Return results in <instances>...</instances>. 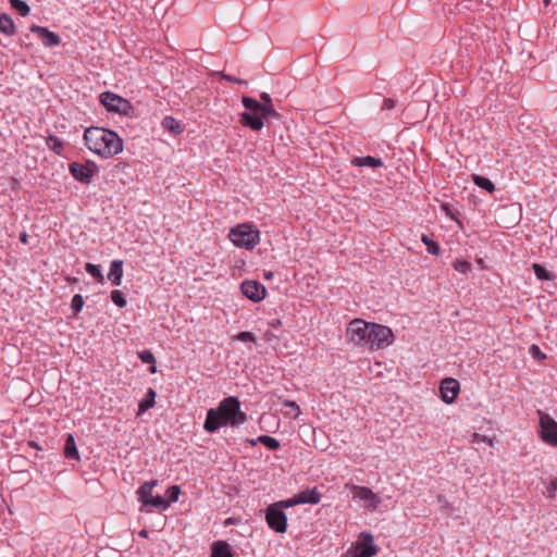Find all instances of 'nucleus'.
Returning a JSON list of instances; mask_svg holds the SVG:
<instances>
[{
  "mask_svg": "<svg viewBox=\"0 0 557 557\" xmlns=\"http://www.w3.org/2000/svg\"><path fill=\"white\" fill-rule=\"evenodd\" d=\"M244 423V412L240 410V401L237 397L224 398L216 408L207 412L203 428L207 432L213 433L222 426L238 428Z\"/></svg>",
  "mask_w": 557,
  "mask_h": 557,
  "instance_id": "obj_1",
  "label": "nucleus"
},
{
  "mask_svg": "<svg viewBox=\"0 0 557 557\" xmlns=\"http://www.w3.org/2000/svg\"><path fill=\"white\" fill-rule=\"evenodd\" d=\"M87 148L102 158H110L123 150V140L119 135L102 127H89L84 133Z\"/></svg>",
  "mask_w": 557,
  "mask_h": 557,
  "instance_id": "obj_2",
  "label": "nucleus"
},
{
  "mask_svg": "<svg viewBox=\"0 0 557 557\" xmlns=\"http://www.w3.org/2000/svg\"><path fill=\"white\" fill-rule=\"evenodd\" d=\"M280 114L273 104H261L251 97H246V127L260 131L270 119H277Z\"/></svg>",
  "mask_w": 557,
  "mask_h": 557,
  "instance_id": "obj_3",
  "label": "nucleus"
},
{
  "mask_svg": "<svg viewBox=\"0 0 557 557\" xmlns=\"http://www.w3.org/2000/svg\"><path fill=\"white\" fill-rule=\"evenodd\" d=\"M379 553V546L374 544V537L370 532H361L358 541L347 550V557H374Z\"/></svg>",
  "mask_w": 557,
  "mask_h": 557,
  "instance_id": "obj_4",
  "label": "nucleus"
},
{
  "mask_svg": "<svg viewBox=\"0 0 557 557\" xmlns=\"http://www.w3.org/2000/svg\"><path fill=\"white\" fill-rule=\"evenodd\" d=\"M370 334L368 335V347L370 349H382L392 344L394 335L388 326L370 323Z\"/></svg>",
  "mask_w": 557,
  "mask_h": 557,
  "instance_id": "obj_5",
  "label": "nucleus"
},
{
  "mask_svg": "<svg viewBox=\"0 0 557 557\" xmlns=\"http://www.w3.org/2000/svg\"><path fill=\"white\" fill-rule=\"evenodd\" d=\"M100 103L109 111V112H114V113H119V114H123V115H129L134 108L132 106V103L114 94V92H111V91H104L102 94H100Z\"/></svg>",
  "mask_w": 557,
  "mask_h": 557,
  "instance_id": "obj_6",
  "label": "nucleus"
},
{
  "mask_svg": "<svg viewBox=\"0 0 557 557\" xmlns=\"http://www.w3.org/2000/svg\"><path fill=\"white\" fill-rule=\"evenodd\" d=\"M265 520L271 530L276 533H285L287 530V516L278 504H272L267 508Z\"/></svg>",
  "mask_w": 557,
  "mask_h": 557,
  "instance_id": "obj_7",
  "label": "nucleus"
},
{
  "mask_svg": "<svg viewBox=\"0 0 557 557\" xmlns=\"http://www.w3.org/2000/svg\"><path fill=\"white\" fill-rule=\"evenodd\" d=\"M369 330L370 323L361 319H354L348 324L347 335L354 344L358 346H368V335L370 334Z\"/></svg>",
  "mask_w": 557,
  "mask_h": 557,
  "instance_id": "obj_8",
  "label": "nucleus"
},
{
  "mask_svg": "<svg viewBox=\"0 0 557 557\" xmlns=\"http://www.w3.org/2000/svg\"><path fill=\"white\" fill-rule=\"evenodd\" d=\"M541 438L546 444L557 447V422L548 414L539 411Z\"/></svg>",
  "mask_w": 557,
  "mask_h": 557,
  "instance_id": "obj_9",
  "label": "nucleus"
},
{
  "mask_svg": "<svg viewBox=\"0 0 557 557\" xmlns=\"http://www.w3.org/2000/svg\"><path fill=\"white\" fill-rule=\"evenodd\" d=\"M346 487L351 493L352 499L362 500L367 503L368 507L375 510L381 504V498L377 494L373 493L367 486H360L356 484H346Z\"/></svg>",
  "mask_w": 557,
  "mask_h": 557,
  "instance_id": "obj_10",
  "label": "nucleus"
},
{
  "mask_svg": "<svg viewBox=\"0 0 557 557\" xmlns=\"http://www.w3.org/2000/svg\"><path fill=\"white\" fill-rule=\"evenodd\" d=\"M69 170L75 180L79 181L81 183L88 184L91 182V178L95 172L98 170V166L92 161H87L86 163L72 162L69 165Z\"/></svg>",
  "mask_w": 557,
  "mask_h": 557,
  "instance_id": "obj_11",
  "label": "nucleus"
},
{
  "mask_svg": "<svg viewBox=\"0 0 557 557\" xmlns=\"http://www.w3.org/2000/svg\"><path fill=\"white\" fill-rule=\"evenodd\" d=\"M460 391V384L456 379L446 377L441 382L440 392L445 404H451Z\"/></svg>",
  "mask_w": 557,
  "mask_h": 557,
  "instance_id": "obj_12",
  "label": "nucleus"
},
{
  "mask_svg": "<svg viewBox=\"0 0 557 557\" xmlns=\"http://www.w3.org/2000/svg\"><path fill=\"white\" fill-rule=\"evenodd\" d=\"M267 288L257 280H246V299L260 302L265 298Z\"/></svg>",
  "mask_w": 557,
  "mask_h": 557,
  "instance_id": "obj_13",
  "label": "nucleus"
},
{
  "mask_svg": "<svg viewBox=\"0 0 557 557\" xmlns=\"http://www.w3.org/2000/svg\"><path fill=\"white\" fill-rule=\"evenodd\" d=\"M30 32L37 34L41 38L42 44L47 47H54L60 44L59 35L53 32H50L46 27L33 25L30 27Z\"/></svg>",
  "mask_w": 557,
  "mask_h": 557,
  "instance_id": "obj_14",
  "label": "nucleus"
},
{
  "mask_svg": "<svg viewBox=\"0 0 557 557\" xmlns=\"http://www.w3.org/2000/svg\"><path fill=\"white\" fill-rule=\"evenodd\" d=\"M296 495H297V500H298L299 505L300 504L317 505L321 502V493L318 491L317 487L304 490V491L297 493Z\"/></svg>",
  "mask_w": 557,
  "mask_h": 557,
  "instance_id": "obj_15",
  "label": "nucleus"
},
{
  "mask_svg": "<svg viewBox=\"0 0 557 557\" xmlns=\"http://www.w3.org/2000/svg\"><path fill=\"white\" fill-rule=\"evenodd\" d=\"M260 243V231L252 223L246 222V250L253 249Z\"/></svg>",
  "mask_w": 557,
  "mask_h": 557,
  "instance_id": "obj_16",
  "label": "nucleus"
},
{
  "mask_svg": "<svg viewBox=\"0 0 557 557\" xmlns=\"http://www.w3.org/2000/svg\"><path fill=\"white\" fill-rule=\"evenodd\" d=\"M123 276V261L122 260H113L110 265V271L108 274V278L112 282L113 285L120 286Z\"/></svg>",
  "mask_w": 557,
  "mask_h": 557,
  "instance_id": "obj_17",
  "label": "nucleus"
},
{
  "mask_svg": "<svg viewBox=\"0 0 557 557\" xmlns=\"http://www.w3.org/2000/svg\"><path fill=\"white\" fill-rule=\"evenodd\" d=\"M211 557H233L232 548L225 541H216L212 544Z\"/></svg>",
  "mask_w": 557,
  "mask_h": 557,
  "instance_id": "obj_18",
  "label": "nucleus"
},
{
  "mask_svg": "<svg viewBox=\"0 0 557 557\" xmlns=\"http://www.w3.org/2000/svg\"><path fill=\"white\" fill-rule=\"evenodd\" d=\"M158 484L157 480L147 481L137 491L138 499L146 506V502L152 498V488Z\"/></svg>",
  "mask_w": 557,
  "mask_h": 557,
  "instance_id": "obj_19",
  "label": "nucleus"
},
{
  "mask_svg": "<svg viewBox=\"0 0 557 557\" xmlns=\"http://www.w3.org/2000/svg\"><path fill=\"white\" fill-rule=\"evenodd\" d=\"M259 443L264 445L270 450H276L280 447V442L269 435H261L256 440H246V444H250L251 446H256Z\"/></svg>",
  "mask_w": 557,
  "mask_h": 557,
  "instance_id": "obj_20",
  "label": "nucleus"
},
{
  "mask_svg": "<svg viewBox=\"0 0 557 557\" xmlns=\"http://www.w3.org/2000/svg\"><path fill=\"white\" fill-rule=\"evenodd\" d=\"M351 163L356 166H368V168H379L383 165V161L381 158H375L372 156L367 157H356L351 160Z\"/></svg>",
  "mask_w": 557,
  "mask_h": 557,
  "instance_id": "obj_21",
  "label": "nucleus"
},
{
  "mask_svg": "<svg viewBox=\"0 0 557 557\" xmlns=\"http://www.w3.org/2000/svg\"><path fill=\"white\" fill-rule=\"evenodd\" d=\"M64 456L69 459H79L78 449L76 447V443L74 436L69 434L64 444Z\"/></svg>",
  "mask_w": 557,
  "mask_h": 557,
  "instance_id": "obj_22",
  "label": "nucleus"
},
{
  "mask_svg": "<svg viewBox=\"0 0 557 557\" xmlns=\"http://www.w3.org/2000/svg\"><path fill=\"white\" fill-rule=\"evenodd\" d=\"M0 32L7 36H13L15 34L14 22L8 14H0Z\"/></svg>",
  "mask_w": 557,
  "mask_h": 557,
  "instance_id": "obj_23",
  "label": "nucleus"
},
{
  "mask_svg": "<svg viewBox=\"0 0 557 557\" xmlns=\"http://www.w3.org/2000/svg\"><path fill=\"white\" fill-rule=\"evenodd\" d=\"M162 126L174 135L181 134L184 131L181 123L172 116H165L162 121Z\"/></svg>",
  "mask_w": 557,
  "mask_h": 557,
  "instance_id": "obj_24",
  "label": "nucleus"
},
{
  "mask_svg": "<svg viewBox=\"0 0 557 557\" xmlns=\"http://www.w3.org/2000/svg\"><path fill=\"white\" fill-rule=\"evenodd\" d=\"M230 239L237 247H244V223L237 224L228 234Z\"/></svg>",
  "mask_w": 557,
  "mask_h": 557,
  "instance_id": "obj_25",
  "label": "nucleus"
},
{
  "mask_svg": "<svg viewBox=\"0 0 557 557\" xmlns=\"http://www.w3.org/2000/svg\"><path fill=\"white\" fill-rule=\"evenodd\" d=\"M156 395L157 394L153 388H148L145 398L139 403V412H145L154 406Z\"/></svg>",
  "mask_w": 557,
  "mask_h": 557,
  "instance_id": "obj_26",
  "label": "nucleus"
},
{
  "mask_svg": "<svg viewBox=\"0 0 557 557\" xmlns=\"http://www.w3.org/2000/svg\"><path fill=\"white\" fill-rule=\"evenodd\" d=\"M472 181L476 186H479L482 189H485L488 193H493L495 190L494 183L485 176L474 174L472 176Z\"/></svg>",
  "mask_w": 557,
  "mask_h": 557,
  "instance_id": "obj_27",
  "label": "nucleus"
},
{
  "mask_svg": "<svg viewBox=\"0 0 557 557\" xmlns=\"http://www.w3.org/2000/svg\"><path fill=\"white\" fill-rule=\"evenodd\" d=\"M138 357L144 363L150 364V368H149L150 373L157 372V367L154 364L156 358H154V355L150 350H143V351L138 352Z\"/></svg>",
  "mask_w": 557,
  "mask_h": 557,
  "instance_id": "obj_28",
  "label": "nucleus"
},
{
  "mask_svg": "<svg viewBox=\"0 0 557 557\" xmlns=\"http://www.w3.org/2000/svg\"><path fill=\"white\" fill-rule=\"evenodd\" d=\"M421 240L426 246V251L430 255L437 256L440 253L438 244L432 238H430L426 234H422Z\"/></svg>",
  "mask_w": 557,
  "mask_h": 557,
  "instance_id": "obj_29",
  "label": "nucleus"
},
{
  "mask_svg": "<svg viewBox=\"0 0 557 557\" xmlns=\"http://www.w3.org/2000/svg\"><path fill=\"white\" fill-rule=\"evenodd\" d=\"M532 269L535 276L541 281H549L553 278L550 272L540 263H533Z\"/></svg>",
  "mask_w": 557,
  "mask_h": 557,
  "instance_id": "obj_30",
  "label": "nucleus"
},
{
  "mask_svg": "<svg viewBox=\"0 0 557 557\" xmlns=\"http://www.w3.org/2000/svg\"><path fill=\"white\" fill-rule=\"evenodd\" d=\"M11 7L22 16H27L30 12L29 5L23 0H9Z\"/></svg>",
  "mask_w": 557,
  "mask_h": 557,
  "instance_id": "obj_31",
  "label": "nucleus"
},
{
  "mask_svg": "<svg viewBox=\"0 0 557 557\" xmlns=\"http://www.w3.org/2000/svg\"><path fill=\"white\" fill-rule=\"evenodd\" d=\"M146 506H151L160 509H166L170 506V502H168L164 497L157 495L152 496L151 499L146 502Z\"/></svg>",
  "mask_w": 557,
  "mask_h": 557,
  "instance_id": "obj_32",
  "label": "nucleus"
},
{
  "mask_svg": "<svg viewBox=\"0 0 557 557\" xmlns=\"http://www.w3.org/2000/svg\"><path fill=\"white\" fill-rule=\"evenodd\" d=\"M86 272L95 277L98 282H103V275L99 265L94 263H86L85 265Z\"/></svg>",
  "mask_w": 557,
  "mask_h": 557,
  "instance_id": "obj_33",
  "label": "nucleus"
},
{
  "mask_svg": "<svg viewBox=\"0 0 557 557\" xmlns=\"http://www.w3.org/2000/svg\"><path fill=\"white\" fill-rule=\"evenodd\" d=\"M454 269L459 272V273H462V274H467L468 272L471 271L472 269V265L470 262L466 261V260H456L453 264Z\"/></svg>",
  "mask_w": 557,
  "mask_h": 557,
  "instance_id": "obj_34",
  "label": "nucleus"
},
{
  "mask_svg": "<svg viewBox=\"0 0 557 557\" xmlns=\"http://www.w3.org/2000/svg\"><path fill=\"white\" fill-rule=\"evenodd\" d=\"M111 299L120 308H124L127 304L124 294L119 289L111 293Z\"/></svg>",
  "mask_w": 557,
  "mask_h": 557,
  "instance_id": "obj_35",
  "label": "nucleus"
},
{
  "mask_svg": "<svg viewBox=\"0 0 557 557\" xmlns=\"http://www.w3.org/2000/svg\"><path fill=\"white\" fill-rule=\"evenodd\" d=\"M84 307V299L82 295L76 294L73 296L71 301V308L74 311V314H77Z\"/></svg>",
  "mask_w": 557,
  "mask_h": 557,
  "instance_id": "obj_36",
  "label": "nucleus"
},
{
  "mask_svg": "<svg viewBox=\"0 0 557 557\" xmlns=\"http://www.w3.org/2000/svg\"><path fill=\"white\" fill-rule=\"evenodd\" d=\"M180 494H181V488L178 485H172L170 486L168 490H166V495H168V498L166 499L168 502L171 503H175L177 502L178 497H180Z\"/></svg>",
  "mask_w": 557,
  "mask_h": 557,
  "instance_id": "obj_37",
  "label": "nucleus"
},
{
  "mask_svg": "<svg viewBox=\"0 0 557 557\" xmlns=\"http://www.w3.org/2000/svg\"><path fill=\"white\" fill-rule=\"evenodd\" d=\"M276 504L280 505V508L282 510H284V508H289V507H293L295 505H299V503L297 500V495H294V497H292L289 499L277 502Z\"/></svg>",
  "mask_w": 557,
  "mask_h": 557,
  "instance_id": "obj_38",
  "label": "nucleus"
},
{
  "mask_svg": "<svg viewBox=\"0 0 557 557\" xmlns=\"http://www.w3.org/2000/svg\"><path fill=\"white\" fill-rule=\"evenodd\" d=\"M530 354L532 355V357L534 359H537V360H543L546 358V355L544 352H542V350L540 349V347L535 344H533L531 347H530Z\"/></svg>",
  "mask_w": 557,
  "mask_h": 557,
  "instance_id": "obj_39",
  "label": "nucleus"
},
{
  "mask_svg": "<svg viewBox=\"0 0 557 557\" xmlns=\"http://www.w3.org/2000/svg\"><path fill=\"white\" fill-rule=\"evenodd\" d=\"M282 404L284 407H288L292 409L295 418H297L301 413L299 406L294 400H284Z\"/></svg>",
  "mask_w": 557,
  "mask_h": 557,
  "instance_id": "obj_40",
  "label": "nucleus"
},
{
  "mask_svg": "<svg viewBox=\"0 0 557 557\" xmlns=\"http://www.w3.org/2000/svg\"><path fill=\"white\" fill-rule=\"evenodd\" d=\"M49 140L53 143V146L51 147V149L53 151H55L58 154H60L61 150L63 148V143L59 138H57L55 136H50Z\"/></svg>",
  "mask_w": 557,
  "mask_h": 557,
  "instance_id": "obj_41",
  "label": "nucleus"
},
{
  "mask_svg": "<svg viewBox=\"0 0 557 557\" xmlns=\"http://www.w3.org/2000/svg\"><path fill=\"white\" fill-rule=\"evenodd\" d=\"M396 107V101L392 98H385L383 100L382 110H392Z\"/></svg>",
  "mask_w": 557,
  "mask_h": 557,
  "instance_id": "obj_42",
  "label": "nucleus"
},
{
  "mask_svg": "<svg viewBox=\"0 0 557 557\" xmlns=\"http://www.w3.org/2000/svg\"><path fill=\"white\" fill-rule=\"evenodd\" d=\"M473 438H474L475 442L480 440V441H482L484 443H487L488 445L493 444L492 438H490V437H487L485 435H479V434L474 433L473 434Z\"/></svg>",
  "mask_w": 557,
  "mask_h": 557,
  "instance_id": "obj_43",
  "label": "nucleus"
},
{
  "mask_svg": "<svg viewBox=\"0 0 557 557\" xmlns=\"http://www.w3.org/2000/svg\"><path fill=\"white\" fill-rule=\"evenodd\" d=\"M260 98L262 100V102H260L261 104H272V99L269 94L262 92L260 95Z\"/></svg>",
  "mask_w": 557,
  "mask_h": 557,
  "instance_id": "obj_44",
  "label": "nucleus"
},
{
  "mask_svg": "<svg viewBox=\"0 0 557 557\" xmlns=\"http://www.w3.org/2000/svg\"><path fill=\"white\" fill-rule=\"evenodd\" d=\"M557 491V480H553L548 487V493L550 497H554L555 492Z\"/></svg>",
  "mask_w": 557,
  "mask_h": 557,
  "instance_id": "obj_45",
  "label": "nucleus"
},
{
  "mask_svg": "<svg viewBox=\"0 0 557 557\" xmlns=\"http://www.w3.org/2000/svg\"><path fill=\"white\" fill-rule=\"evenodd\" d=\"M442 210L445 211V213L450 216L451 219H455L453 212L450 211V206L448 203H442L441 206Z\"/></svg>",
  "mask_w": 557,
  "mask_h": 557,
  "instance_id": "obj_46",
  "label": "nucleus"
},
{
  "mask_svg": "<svg viewBox=\"0 0 557 557\" xmlns=\"http://www.w3.org/2000/svg\"><path fill=\"white\" fill-rule=\"evenodd\" d=\"M20 240L23 243V244H27L28 242V235L26 232H23L20 234Z\"/></svg>",
  "mask_w": 557,
  "mask_h": 557,
  "instance_id": "obj_47",
  "label": "nucleus"
},
{
  "mask_svg": "<svg viewBox=\"0 0 557 557\" xmlns=\"http://www.w3.org/2000/svg\"><path fill=\"white\" fill-rule=\"evenodd\" d=\"M222 76H223V78H226L228 81H232V82H235V83H238V84H243L244 83V81L240 79V78H235V77L233 78V77L227 76V75H222Z\"/></svg>",
  "mask_w": 557,
  "mask_h": 557,
  "instance_id": "obj_48",
  "label": "nucleus"
},
{
  "mask_svg": "<svg viewBox=\"0 0 557 557\" xmlns=\"http://www.w3.org/2000/svg\"><path fill=\"white\" fill-rule=\"evenodd\" d=\"M246 342H255V335L250 332H246Z\"/></svg>",
  "mask_w": 557,
  "mask_h": 557,
  "instance_id": "obj_49",
  "label": "nucleus"
},
{
  "mask_svg": "<svg viewBox=\"0 0 557 557\" xmlns=\"http://www.w3.org/2000/svg\"><path fill=\"white\" fill-rule=\"evenodd\" d=\"M272 277H273V272H271V271H267V272H264V278H265V280H270V278H272Z\"/></svg>",
  "mask_w": 557,
  "mask_h": 557,
  "instance_id": "obj_50",
  "label": "nucleus"
},
{
  "mask_svg": "<svg viewBox=\"0 0 557 557\" xmlns=\"http://www.w3.org/2000/svg\"><path fill=\"white\" fill-rule=\"evenodd\" d=\"M138 534H139V536H141V537H148V531H147V530H141V531H139V533H138Z\"/></svg>",
  "mask_w": 557,
  "mask_h": 557,
  "instance_id": "obj_51",
  "label": "nucleus"
},
{
  "mask_svg": "<svg viewBox=\"0 0 557 557\" xmlns=\"http://www.w3.org/2000/svg\"><path fill=\"white\" fill-rule=\"evenodd\" d=\"M438 503L442 504L443 506L447 505V502L443 496H438Z\"/></svg>",
  "mask_w": 557,
  "mask_h": 557,
  "instance_id": "obj_52",
  "label": "nucleus"
},
{
  "mask_svg": "<svg viewBox=\"0 0 557 557\" xmlns=\"http://www.w3.org/2000/svg\"><path fill=\"white\" fill-rule=\"evenodd\" d=\"M236 338H237L238 341L244 342V332H239V333L236 335Z\"/></svg>",
  "mask_w": 557,
  "mask_h": 557,
  "instance_id": "obj_53",
  "label": "nucleus"
},
{
  "mask_svg": "<svg viewBox=\"0 0 557 557\" xmlns=\"http://www.w3.org/2000/svg\"><path fill=\"white\" fill-rule=\"evenodd\" d=\"M239 123L244 125V113L238 114Z\"/></svg>",
  "mask_w": 557,
  "mask_h": 557,
  "instance_id": "obj_54",
  "label": "nucleus"
},
{
  "mask_svg": "<svg viewBox=\"0 0 557 557\" xmlns=\"http://www.w3.org/2000/svg\"><path fill=\"white\" fill-rule=\"evenodd\" d=\"M238 288L244 294V281L239 283Z\"/></svg>",
  "mask_w": 557,
  "mask_h": 557,
  "instance_id": "obj_55",
  "label": "nucleus"
},
{
  "mask_svg": "<svg viewBox=\"0 0 557 557\" xmlns=\"http://www.w3.org/2000/svg\"><path fill=\"white\" fill-rule=\"evenodd\" d=\"M277 324H280V320H275L274 322L271 323L272 326H276Z\"/></svg>",
  "mask_w": 557,
  "mask_h": 557,
  "instance_id": "obj_56",
  "label": "nucleus"
},
{
  "mask_svg": "<svg viewBox=\"0 0 557 557\" xmlns=\"http://www.w3.org/2000/svg\"><path fill=\"white\" fill-rule=\"evenodd\" d=\"M545 5H548L550 0H543Z\"/></svg>",
  "mask_w": 557,
  "mask_h": 557,
  "instance_id": "obj_57",
  "label": "nucleus"
}]
</instances>
